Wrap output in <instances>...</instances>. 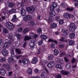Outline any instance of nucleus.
Here are the masks:
<instances>
[{
  "label": "nucleus",
  "instance_id": "f257e3e1",
  "mask_svg": "<svg viewBox=\"0 0 78 78\" xmlns=\"http://www.w3.org/2000/svg\"><path fill=\"white\" fill-rule=\"evenodd\" d=\"M69 30L71 32H74L76 29V26L73 23H71L69 24Z\"/></svg>",
  "mask_w": 78,
  "mask_h": 78
},
{
  "label": "nucleus",
  "instance_id": "f03ea898",
  "mask_svg": "<svg viewBox=\"0 0 78 78\" xmlns=\"http://www.w3.org/2000/svg\"><path fill=\"white\" fill-rule=\"evenodd\" d=\"M6 27L9 30H11L14 28V25L11 22L7 23L5 24Z\"/></svg>",
  "mask_w": 78,
  "mask_h": 78
},
{
  "label": "nucleus",
  "instance_id": "7ed1b4c3",
  "mask_svg": "<svg viewBox=\"0 0 78 78\" xmlns=\"http://www.w3.org/2000/svg\"><path fill=\"white\" fill-rule=\"evenodd\" d=\"M26 10L28 13L31 14L34 12L35 9L33 7H27L26 8Z\"/></svg>",
  "mask_w": 78,
  "mask_h": 78
},
{
  "label": "nucleus",
  "instance_id": "20e7f679",
  "mask_svg": "<svg viewBox=\"0 0 78 78\" xmlns=\"http://www.w3.org/2000/svg\"><path fill=\"white\" fill-rule=\"evenodd\" d=\"M32 19V16L31 15H27L23 18L24 21L26 22L27 20L30 21Z\"/></svg>",
  "mask_w": 78,
  "mask_h": 78
},
{
  "label": "nucleus",
  "instance_id": "39448f33",
  "mask_svg": "<svg viewBox=\"0 0 78 78\" xmlns=\"http://www.w3.org/2000/svg\"><path fill=\"white\" fill-rule=\"evenodd\" d=\"M11 45V42L9 41L8 42H6L3 45V48L6 49Z\"/></svg>",
  "mask_w": 78,
  "mask_h": 78
},
{
  "label": "nucleus",
  "instance_id": "423d86ee",
  "mask_svg": "<svg viewBox=\"0 0 78 78\" xmlns=\"http://www.w3.org/2000/svg\"><path fill=\"white\" fill-rule=\"evenodd\" d=\"M35 41L33 40H31L29 42V45L31 47L30 49L31 50H33L34 49L33 47L35 46Z\"/></svg>",
  "mask_w": 78,
  "mask_h": 78
},
{
  "label": "nucleus",
  "instance_id": "0eeeda50",
  "mask_svg": "<svg viewBox=\"0 0 78 78\" xmlns=\"http://www.w3.org/2000/svg\"><path fill=\"white\" fill-rule=\"evenodd\" d=\"M2 54L4 57H6L8 55V52L6 49H3L2 51Z\"/></svg>",
  "mask_w": 78,
  "mask_h": 78
},
{
  "label": "nucleus",
  "instance_id": "6e6552de",
  "mask_svg": "<svg viewBox=\"0 0 78 78\" xmlns=\"http://www.w3.org/2000/svg\"><path fill=\"white\" fill-rule=\"evenodd\" d=\"M63 17L65 19H69L70 18V14L68 12L65 13L63 15Z\"/></svg>",
  "mask_w": 78,
  "mask_h": 78
},
{
  "label": "nucleus",
  "instance_id": "1a4fd4ad",
  "mask_svg": "<svg viewBox=\"0 0 78 78\" xmlns=\"http://www.w3.org/2000/svg\"><path fill=\"white\" fill-rule=\"evenodd\" d=\"M38 61V58L37 57H35L33 58L31 62L32 64H36L37 62Z\"/></svg>",
  "mask_w": 78,
  "mask_h": 78
},
{
  "label": "nucleus",
  "instance_id": "9d476101",
  "mask_svg": "<svg viewBox=\"0 0 78 78\" xmlns=\"http://www.w3.org/2000/svg\"><path fill=\"white\" fill-rule=\"evenodd\" d=\"M29 37H31V39H32V38H34V37H37V35L35 34H34L33 32H31L30 33Z\"/></svg>",
  "mask_w": 78,
  "mask_h": 78
},
{
  "label": "nucleus",
  "instance_id": "9b49d317",
  "mask_svg": "<svg viewBox=\"0 0 78 78\" xmlns=\"http://www.w3.org/2000/svg\"><path fill=\"white\" fill-rule=\"evenodd\" d=\"M21 14L22 16H24L26 15V11L25 9L22 8L21 10Z\"/></svg>",
  "mask_w": 78,
  "mask_h": 78
},
{
  "label": "nucleus",
  "instance_id": "f8f14e48",
  "mask_svg": "<svg viewBox=\"0 0 78 78\" xmlns=\"http://www.w3.org/2000/svg\"><path fill=\"white\" fill-rule=\"evenodd\" d=\"M14 35H12V34H10L8 35V37L10 41H12L14 40Z\"/></svg>",
  "mask_w": 78,
  "mask_h": 78
},
{
  "label": "nucleus",
  "instance_id": "ddd939ff",
  "mask_svg": "<svg viewBox=\"0 0 78 78\" xmlns=\"http://www.w3.org/2000/svg\"><path fill=\"white\" fill-rule=\"evenodd\" d=\"M0 73L1 75L4 76L5 74H6V71L4 69H0Z\"/></svg>",
  "mask_w": 78,
  "mask_h": 78
},
{
  "label": "nucleus",
  "instance_id": "4468645a",
  "mask_svg": "<svg viewBox=\"0 0 78 78\" xmlns=\"http://www.w3.org/2000/svg\"><path fill=\"white\" fill-rule=\"evenodd\" d=\"M47 63H48V62L45 60H43L41 63V65L43 67H45V64Z\"/></svg>",
  "mask_w": 78,
  "mask_h": 78
},
{
  "label": "nucleus",
  "instance_id": "2eb2a0df",
  "mask_svg": "<svg viewBox=\"0 0 78 78\" xmlns=\"http://www.w3.org/2000/svg\"><path fill=\"white\" fill-rule=\"evenodd\" d=\"M49 14L51 17H55L56 16V12L54 11L51 12H49Z\"/></svg>",
  "mask_w": 78,
  "mask_h": 78
},
{
  "label": "nucleus",
  "instance_id": "dca6fc26",
  "mask_svg": "<svg viewBox=\"0 0 78 78\" xmlns=\"http://www.w3.org/2000/svg\"><path fill=\"white\" fill-rule=\"evenodd\" d=\"M54 58V55H53L50 54L48 56V59L49 61H51V60H53Z\"/></svg>",
  "mask_w": 78,
  "mask_h": 78
},
{
  "label": "nucleus",
  "instance_id": "f3484780",
  "mask_svg": "<svg viewBox=\"0 0 78 78\" xmlns=\"http://www.w3.org/2000/svg\"><path fill=\"white\" fill-rule=\"evenodd\" d=\"M22 62L23 64H27L28 63V60L27 58H24L22 60Z\"/></svg>",
  "mask_w": 78,
  "mask_h": 78
},
{
  "label": "nucleus",
  "instance_id": "a211bd4d",
  "mask_svg": "<svg viewBox=\"0 0 78 78\" xmlns=\"http://www.w3.org/2000/svg\"><path fill=\"white\" fill-rule=\"evenodd\" d=\"M60 73L63 75H67L69 74V72L62 70L60 71Z\"/></svg>",
  "mask_w": 78,
  "mask_h": 78
},
{
  "label": "nucleus",
  "instance_id": "6ab92c4d",
  "mask_svg": "<svg viewBox=\"0 0 78 78\" xmlns=\"http://www.w3.org/2000/svg\"><path fill=\"white\" fill-rule=\"evenodd\" d=\"M54 54L55 56L58 55V54H59V51L57 49L54 50Z\"/></svg>",
  "mask_w": 78,
  "mask_h": 78
},
{
  "label": "nucleus",
  "instance_id": "aec40b11",
  "mask_svg": "<svg viewBox=\"0 0 78 78\" xmlns=\"http://www.w3.org/2000/svg\"><path fill=\"white\" fill-rule=\"evenodd\" d=\"M27 72L29 75H31L32 74V69L31 68L28 69L27 70Z\"/></svg>",
  "mask_w": 78,
  "mask_h": 78
},
{
  "label": "nucleus",
  "instance_id": "412c9836",
  "mask_svg": "<svg viewBox=\"0 0 78 78\" xmlns=\"http://www.w3.org/2000/svg\"><path fill=\"white\" fill-rule=\"evenodd\" d=\"M55 67L56 68V69H59L60 70H61V69H62V66H61V65L59 64H57L55 66Z\"/></svg>",
  "mask_w": 78,
  "mask_h": 78
},
{
  "label": "nucleus",
  "instance_id": "4be33fe9",
  "mask_svg": "<svg viewBox=\"0 0 78 78\" xmlns=\"http://www.w3.org/2000/svg\"><path fill=\"white\" fill-rule=\"evenodd\" d=\"M41 37L42 39H43L44 40H45L47 39V36L45 35L41 34Z\"/></svg>",
  "mask_w": 78,
  "mask_h": 78
},
{
  "label": "nucleus",
  "instance_id": "5701e85b",
  "mask_svg": "<svg viewBox=\"0 0 78 78\" xmlns=\"http://www.w3.org/2000/svg\"><path fill=\"white\" fill-rule=\"evenodd\" d=\"M31 39V37H29V36H26L24 37V41H27L30 40V39Z\"/></svg>",
  "mask_w": 78,
  "mask_h": 78
},
{
  "label": "nucleus",
  "instance_id": "b1692460",
  "mask_svg": "<svg viewBox=\"0 0 78 78\" xmlns=\"http://www.w3.org/2000/svg\"><path fill=\"white\" fill-rule=\"evenodd\" d=\"M57 27V24H56L55 23H53L51 25V27L52 28H56Z\"/></svg>",
  "mask_w": 78,
  "mask_h": 78
},
{
  "label": "nucleus",
  "instance_id": "393cba45",
  "mask_svg": "<svg viewBox=\"0 0 78 78\" xmlns=\"http://www.w3.org/2000/svg\"><path fill=\"white\" fill-rule=\"evenodd\" d=\"M75 36V34L72 33L69 35V37L71 39H73Z\"/></svg>",
  "mask_w": 78,
  "mask_h": 78
},
{
  "label": "nucleus",
  "instance_id": "a878e982",
  "mask_svg": "<svg viewBox=\"0 0 78 78\" xmlns=\"http://www.w3.org/2000/svg\"><path fill=\"white\" fill-rule=\"evenodd\" d=\"M49 63H50L52 67H54L55 66V64H56V63L54 61H51L49 62Z\"/></svg>",
  "mask_w": 78,
  "mask_h": 78
},
{
  "label": "nucleus",
  "instance_id": "bb28decb",
  "mask_svg": "<svg viewBox=\"0 0 78 78\" xmlns=\"http://www.w3.org/2000/svg\"><path fill=\"white\" fill-rule=\"evenodd\" d=\"M8 61L9 62H12L14 61V59L11 58H9L8 59Z\"/></svg>",
  "mask_w": 78,
  "mask_h": 78
},
{
  "label": "nucleus",
  "instance_id": "cd10ccee",
  "mask_svg": "<svg viewBox=\"0 0 78 78\" xmlns=\"http://www.w3.org/2000/svg\"><path fill=\"white\" fill-rule=\"evenodd\" d=\"M52 6L55 8H57V7H58V4L56 2H54L53 3Z\"/></svg>",
  "mask_w": 78,
  "mask_h": 78
},
{
  "label": "nucleus",
  "instance_id": "c85d7f7f",
  "mask_svg": "<svg viewBox=\"0 0 78 78\" xmlns=\"http://www.w3.org/2000/svg\"><path fill=\"white\" fill-rule=\"evenodd\" d=\"M16 36L17 37L18 39H20L22 37V35L20 34H17L16 35Z\"/></svg>",
  "mask_w": 78,
  "mask_h": 78
},
{
  "label": "nucleus",
  "instance_id": "c756f323",
  "mask_svg": "<svg viewBox=\"0 0 78 78\" xmlns=\"http://www.w3.org/2000/svg\"><path fill=\"white\" fill-rule=\"evenodd\" d=\"M66 67L67 69H69L71 67V64L70 63H68L66 64Z\"/></svg>",
  "mask_w": 78,
  "mask_h": 78
},
{
  "label": "nucleus",
  "instance_id": "7c9ffc66",
  "mask_svg": "<svg viewBox=\"0 0 78 78\" xmlns=\"http://www.w3.org/2000/svg\"><path fill=\"white\" fill-rule=\"evenodd\" d=\"M59 41H62V42H66V41H67V40L66 39V38L63 37H62L61 39H59Z\"/></svg>",
  "mask_w": 78,
  "mask_h": 78
},
{
  "label": "nucleus",
  "instance_id": "2f4dec72",
  "mask_svg": "<svg viewBox=\"0 0 78 78\" xmlns=\"http://www.w3.org/2000/svg\"><path fill=\"white\" fill-rule=\"evenodd\" d=\"M75 43L74 41L71 40L69 41V45H72Z\"/></svg>",
  "mask_w": 78,
  "mask_h": 78
},
{
  "label": "nucleus",
  "instance_id": "473e14b6",
  "mask_svg": "<svg viewBox=\"0 0 78 78\" xmlns=\"http://www.w3.org/2000/svg\"><path fill=\"white\" fill-rule=\"evenodd\" d=\"M47 76V74L45 72H43L41 74V76L42 77H43V76L45 77Z\"/></svg>",
  "mask_w": 78,
  "mask_h": 78
},
{
  "label": "nucleus",
  "instance_id": "72a5a7b5",
  "mask_svg": "<svg viewBox=\"0 0 78 78\" xmlns=\"http://www.w3.org/2000/svg\"><path fill=\"white\" fill-rule=\"evenodd\" d=\"M68 31V30L66 29H63L62 30V32L63 33H66Z\"/></svg>",
  "mask_w": 78,
  "mask_h": 78
},
{
  "label": "nucleus",
  "instance_id": "f704fd0d",
  "mask_svg": "<svg viewBox=\"0 0 78 78\" xmlns=\"http://www.w3.org/2000/svg\"><path fill=\"white\" fill-rule=\"evenodd\" d=\"M55 60L56 62H59L61 61V58H59V57H57L55 58Z\"/></svg>",
  "mask_w": 78,
  "mask_h": 78
},
{
  "label": "nucleus",
  "instance_id": "c9c22d12",
  "mask_svg": "<svg viewBox=\"0 0 78 78\" xmlns=\"http://www.w3.org/2000/svg\"><path fill=\"white\" fill-rule=\"evenodd\" d=\"M43 43V40H41L38 42V44L39 45L41 46V45Z\"/></svg>",
  "mask_w": 78,
  "mask_h": 78
},
{
  "label": "nucleus",
  "instance_id": "e433bc0d",
  "mask_svg": "<svg viewBox=\"0 0 78 78\" xmlns=\"http://www.w3.org/2000/svg\"><path fill=\"white\" fill-rule=\"evenodd\" d=\"M16 51H17L18 54H21L22 53V52H21V51H20V49H16Z\"/></svg>",
  "mask_w": 78,
  "mask_h": 78
},
{
  "label": "nucleus",
  "instance_id": "4c0bfd02",
  "mask_svg": "<svg viewBox=\"0 0 78 78\" xmlns=\"http://www.w3.org/2000/svg\"><path fill=\"white\" fill-rule=\"evenodd\" d=\"M3 31L4 33H5L6 34L8 33L9 32L8 30H7V29H6L5 28H3Z\"/></svg>",
  "mask_w": 78,
  "mask_h": 78
},
{
  "label": "nucleus",
  "instance_id": "58836bf2",
  "mask_svg": "<svg viewBox=\"0 0 78 78\" xmlns=\"http://www.w3.org/2000/svg\"><path fill=\"white\" fill-rule=\"evenodd\" d=\"M37 33L38 34H40L42 33V30L40 28H39L37 30Z\"/></svg>",
  "mask_w": 78,
  "mask_h": 78
},
{
  "label": "nucleus",
  "instance_id": "ea45409f",
  "mask_svg": "<svg viewBox=\"0 0 78 78\" xmlns=\"http://www.w3.org/2000/svg\"><path fill=\"white\" fill-rule=\"evenodd\" d=\"M16 9H12L11 10H10L9 12L10 13H14V12H16Z\"/></svg>",
  "mask_w": 78,
  "mask_h": 78
},
{
  "label": "nucleus",
  "instance_id": "a19ab883",
  "mask_svg": "<svg viewBox=\"0 0 78 78\" xmlns=\"http://www.w3.org/2000/svg\"><path fill=\"white\" fill-rule=\"evenodd\" d=\"M13 6H14V4L10 2L9 4V7L11 8L13 7Z\"/></svg>",
  "mask_w": 78,
  "mask_h": 78
},
{
  "label": "nucleus",
  "instance_id": "79ce46f5",
  "mask_svg": "<svg viewBox=\"0 0 78 78\" xmlns=\"http://www.w3.org/2000/svg\"><path fill=\"white\" fill-rule=\"evenodd\" d=\"M59 23L60 25H62L64 23V20H60L59 21Z\"/></svg>",
  "mask_w": 78,
  "mask_h": 78
},
{
  "label": "nucleus",
  "instance_id": "37998d69",
  "mask_svg": "<svg viewBox=\"0 0 78 78\" xmlns=\"http://www.w3.org/2000/svg\"><path fill=\"white\" fill-rule=\"evenodd\" d=\"M15 45L16 47H18L19 46V45H20V44H19V42L16 41L15 43Z\"/></svg>",
  "mask_w": 78,
  "mask_h": 78
},
{
  "label": "nucleus",
  "instance_id": "c03bdc74",
  "mask_svg": "<svg viewBox=\"0 0 78 78\" xmlns=\"http://www.w3.org/2000/svg\"><path fill=\"white\" fill-rule=\"evenodd\" d=\"M47 66L48 67V68H49V69H51V68L53 67L50 62H49V63L47 65Z\"/></svg>",
  "mask_w": 78,
  "mask_h": 78
},
{
  "label": "nucleus",
  "instance_id": "a18cd8bd",
  "mask_svg": "<svg viewBox=\"0 0 78 78\" xmlns=\"http://www.w3.org/2000/svg\"><path fill=\"white\" fill-rule=\"evenodd\" d=\"M14 51L13 50H12L11 51V56L12 57H13V56H14Z\"/></svg>",
  "mask_w": 78,
  "mask_h": 78
},
{
  "label": "nucleus",
  "instance_id": "49530a36",
  "mask_svg": "<svg viewBox=\"0 0 78 78\" xmlns=\"http://www.w3.org/2000/svg\"><path fill=\"white\" fill-rule=\"evenodd\" d=\"M23 30V29L22 28H20L17 29V32H21Z\"/></svg>",
  "mask_w": 78,
  "mask_h": 78
},
{
  "label": "nucleus",
  "instance_id": "de8ad7c7",
  "mask_svg": "<svg viewBox=\"0 0 78 78\" xmlns=\"http://www.w3.org/2000/svg\"><path fill=\"white\" fill-rule=\"evenodd\" d=\"M55 8L53 7L52 5L50 7V9L51 11H53V10H55Z\"/></svg>",
  "mask_w": 78,
  "mask_h": 78
},
{
  "label": "nucleus",
  "instance_id": "09e8293b",
  "mask_svg": "<svg viewBox=\"0 0 78 78\" xmlns=\"http://www.w3.org/2000/svg\"><path fill=\"white\" fill-rule=\"evenodd\" d=\"M22 55H19L18 56H17V55L15 56V58L17 59H20V57H22Z\"/></svg>",
  "mask_w": 78,
  "mask_h": 78
},
{
  "label": "nucleus",
  "instance_id": "8fccbe9b",
  "mask_svg": "<svg viewBox=\"0 0 78 78\" xmlns=\"http://www.w3.org/2000/svg\"><path fill=\"white\" fill-rule=\"evenodd\" d=\"M3 44V40L1 39H0V46L2 45Z\"/></svg>",
  "mask_w": 78,
  "mask_h": 78
},
{
  "label": "nucleus",
  "instance_id": "3c124183",
  "mask_svg": "<svg viewBox=\"0 0 78 78\" xmlns=\"http://www.w3.org/2000/svg\"><path fill=\"white\" fill-rule=\"evenodd\" d=\"M73 10V8H67L66 9V10L68 11H72Z\"/></svg>",
  "mask_w": 78,
  "mask_h": 78
},
{
  "label": "nucleus",
  "instance_id": "603ef678",
  "mask_svg": "<svg viewBox=\"0 0 78 78\" xmlns=\"http://www.w3.org/2000/svg\"><path fill=\"white\" fill-rule=\"evenodd\" d=\"M28 29H25L23 30V33H24L25 34L26 33H27V32H28Z\"/></svg>",
  "mask_w": 78,
  "mask_h": 78
},
{
  "label": "nucleus",
  "instance_id": "864d4df0",
  "mask_svg": "<svg viewBox=\"0 0 78 78\" xmlns=\"http://www.w3.org/2000/svg\"><path fill=\"white\" fill-rule=\"evenodd\" d=\"M6 59L5 58H3L0 60V62H3V61H5Z\"/></svg>",
  "mask_w": 78,
  "mask_h": 78
},
{
  "label": "nucleus",
  "instance_id": "5fc2aeb1",
  "mask_svg": "<svg viewBox=\"0 0 78 78\" xmlns=\"http://www.w3.org/2000/svg\"><path fill=\"white\" fill-rule=\"evenodd\" d=\"M62 6L63 8H65V6H66V3L62 2Z\"/></svg>",
  "mask_w": 78,
  "mask_h": 78
},
{
  "label": "nucleus",
  "instance_id": "6e6d98bb",
  "mask_svg": "<svg viewBox=\"0 0 78 78\" xmlns=\"http://www.w3.org/2000/svg\"><path fill=\"white\" fill-rule=\"evenodd\" d=\"M51 46L52 48H54L55 47V44L53 43H52L51 44Z\"/></svg>",
  "mask_w": 78,
  "mask_h": 78
},
{
  "label": "nucleus",
  "instance_id": "4d7b16f0",
  "mask_svg": "<svg viewBox=\"0 0 78 78\" xmlns=\"http://www.w3.org/2000/svg\"><path fill=\"white\" fill-rule=\"evenodd\" d=\"M30 25L31 26H33L34 25V23L33 22H30L29 23Z\"/></svg>",
  "mask_w": 78,
  "mask_h": 78
},
{
  "label": "nucleus",
  "instance_id": "13d9d810",
  "mask_svg": "<svg viewBox=\"0 0 78 78\" xmlns=\"http://www.w3.org/2000/svg\"><path fill=\"white\" fill-rule=\"evenodd\" d=\"M34 72L36 73H39V70L37 69H35L34 70Z\"/></svg>",
  "mask_w": 78,
  "mask_h": 78
},
{
  "label": "nucleus",
  "instance_id": "bf43d9fd",
  "mask_svg": "<svg viewBox=\"0 0 78 78\" xmlns=\"http://www.w3.org/2000/svg\"><path fill=\"white\" fill-rule=\"evenodd\" d=\"M56 78H62V77L61 76V75H58L56 76Z\"/></svg>",
  "mask_w": 78,
  "mask_h": 78
},
{
  "label": "nucleus",
  "instance_id": "052dcab7",
  "mask_svg": "<svg viewBox=\"0 0 78 78\" xmlns=\"http://www.w3.org/2000/svg\"><path fill=\"white\" fill-rule=\"evenodd\" d=\"M64 59H65V61H66V62H69V59H67V58L66 57H65L64 58Z\"/></svg>",
  "mask_w": 78,
  "mask_h": 78
},
{
  "label": "nucleus",
  "instance_id": "680f3d73",
  "mask_svg": "<svg viewBox=\"0 0 78 78\" xmlns=\"http://www.w3.org/2000/svg\"><path fill=\"white\" fill-rule=\"evenodd\" d=\"M59 19H60V17H59V16H56V17H55V20L58 21V20Z\"/></svg>",
  "mask_w": 78,
  "mask_h": 78
},
{
  "label": "nucleus",
  "instance_id": "e2e57ef3",
  "mask_svg": "<svg viewBox=\"0 0 78 78\" xmlns=\"http://www.w3.org/2000/svg\"><path fill=\"white\" fill-rule=\"evenodd\" d=\"M64 46L63 44H60L59 45V47L60 48H64Z\"/></svg>",
  "mask_w": 78,
  "mask_h": 78
},
{
  "label": "nucleus",
  "instance_id": "0e129e2a",
  "mask_svg": "<svg viewBox=\"0 0 78 78\" xmlns=\"http://www.w3.org/2000/svg\"><path fill=\"white\" fill-rule=\"evenodd\" d=\"M6 69L8 71H9V70H10V66H7Z\"/></svg>",
  "mask_w": 78,
  "mask_h": 78
},
{
  "label": "nucleus",
  "instance_id": "69168bd1",
  "mask_svg": "<svg viewBox=\"0 0 78 78\" xmlns=\"http://www.w3.org/2000/svg\"><path fill=\"white\" fill-rule=\"evenodd\" d=\"M12 73V72H9V73H8L7 75L8 76H10Z\"/></svg>",
  "mask_w": 78,
  "mask_h": 78
},
{
  "label": "nucleus",
  "instance_id": "338daca9",
  "mask_svg": "<svg viewBox=\"0 0 78 78\" xmlns=\"http://www.w3.org/2000/svg\"><path fill=\"white\" fill-rule=\"evenodd\" d=\"M75 59V58H73L72 59V63H75V62L76 61Z\"/></svg>",
  "mask_w": 78,
  "mask_h": 78
},
{
  "label": "nucleus",
  "instance_id": "774afa93",
  "mask_svg": "<svg viewBox=\"0 0 78 78\" xmlns=\"http://www.w3.org/2000/svg\"><path fill=\"white\" fill-rule=\"evenodd\" d=\"M48 42H53V40L50 39V38H49V40H48Z\"/></svg>",
  "mask_w": 78,
  "mask_h": 78
}]
</instances>
